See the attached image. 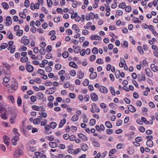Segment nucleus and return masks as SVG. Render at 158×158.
Returning <instances> with one entry per match:
<instances>
[{
	"label": "nucleus",
	"mask_w": 158,
	"mask_h": 158,
	"mask_svg": "<svg viewBox=\"0 0 158 158\" xmlns=\"http://www.w3.org/2000/svg\"><path fill=\"white\" fill-rule=\"evenodd\" d=\"M10 78L5 77L3 79V81L5 83H7L10 81Z\"/></svg>",
	"instance_id": "603ef678"
},
{
	"label": "nucleus",
	"mask_w": 158,
	"mask_h": 158,
	"mask_svg": "<svg viewBox=\"0 0 158 158\" xmlns=\"http://www.w3.org/2000/svg\"><path fill=\"white\" fill-rule=\"evenodd\" d=\"M92 53L95 54L98 53V48L96 47H94L92 49Z\"/></svg>",
	"instance_id": "473e14b6"
},
{
	"label": "nucleus",
	"mask_w": 158,
	"mask_h": 158,
	"mask_svg": "<svg viewBox=\"0 0 158 158\" xmlns=\"http://www.w3.org/2000/svg\"><path fill=\"white\" fill-rule=\"evenodd\" d=\"M19 15L22 19H25L26 17V15L24 12H20L19 13Z\"/></svg>",
	"instance_id": "7c9ffc66"
},
{
	"label": "nucleus",
	"mask_w": 158,
	"mask_h": 158,
	"mask_svg": "<svg viewBox=\"0 0 158 158\" xmlns=\"http://www.w3.org/2000/svg\"><path fill=\"white\" fill-rule=\"evenodd\" d=\"M23 33V31L22 30H19L17 31L16 35L19 36H21Z\"/></svg>",
	"instance_id": "cd10ccee"
},
{
	"label": "nucleus",
	"mask_w": 158,
	"mask_h": 158,
	"mask_svg": "<svg viewBox=\"0 0 158 158\" xmlns=\"http://www.w3.org/2000/svg\"><path fill=\"white\" fill-rule=\"evenodd\" d=\"M15 136H14L12 139L13 140H15L16 141H18L19 139V134L18 132H16L15 133Z\"/></svg>",
	"instance_id": "5701e85b"
},
{
	"label": "nucleus",
	"mask_w": 158,
	"mask_h": 158,
	"mask_svg": "<svg viewBox=\"0 0 158 158\" xmlns=\"http://www.w3.org/2000/svg\"><path fill=\"white\" fill-rule=\"evenodd\" d=\"M6 26H10L12 23V20L10 16H7L6 18Z\"/></svg>",
	"instance_id": "39448f33"
},
{
	"label": "nucleus",
	"mask_w": 158,
	"mask_h": 158,
	"mask_svg": "<svg viewBox=\"0 0 158 158\" xmlns=\"http://www.w3.org/2000/svg\"><path fill=\"white\" fill-rule=\"evenodd\" d=\"M49 126L52 128L54 129L56 128V124L55 122H52L50 123Z\"/></svg>",
	"instance_id": "bb28decb"
},
{
	"label": "nucleus",
	"mask_w": 158,
	"mask_h": 158,
	"mask_svg": "<svg viewBox=\"0 0 158 158\" xmlns=\"http://www.w3.org/2000/svg\"><path fill=\"white\" fill-rule=\"evenodd\" d=\"M45 49L44 48H42L39 50V52L40 53L41 55H44L45 54V52H44Z\"/></svg>",
	"instance_id": "0e129e2a"
},
{
	"label": "nucleus",
	"mask_w": 158,
	"mask_h": 158,
	"mask_svg": "<svg viewBox=\"0 0 158 158\" xmlns=\"http://www.w3.org/2000/svg\"><path fill=\"white\" fill-rule=\"evenodd\" d=\"M69 65L73 68L77 69L78 68V66L73 61H71L69 64Z\"/></svg>",
	"instance_id": "ddd939ff"
},
{
	"label": "nucleus",
	"mask_w": 158,
	"mask_h": 158,
	"mask_svg": "<svg viewBox=\"0 0 158 158\" xmlns=\"http://www.w3.org/2000/svg\"><path fill=\"white\" fill-rule=\"evenodd\" d=\"M145 73L149 77H152L153 74L150 69L149 68H147L145 69Z\"/></svg>",
	"instance_id": "0eeeda50"
},
{
	"label": "nucleus",
	"mask_w": 158,
	"mask_h": 158,
	"mask_svg": "<svg viewBox=\"0 0 158 158\" xmlns=\"http://www.w3.org/2000/svg\"><path fill=\"white\" fill-rule=\"evenodd\" d=\"M99 90L101 92L104 94L107 93L108 91L107 89L103 86H101L100 87Z\"/></svg>",
	"instance_id": "9d476101"
},
{
	"label": "nucleus",
	"mask_w": 158,
	"mask_h": 158,
	"mask_svg": "<svg viewBox=\"0 0 158 158\" xmlns=\"http://www.w3.org/2000/svg\"><path fill=\"white\" fill-rule=\"evenodd\" d=\"M91 99L94 102L98 101V97L97 95L94 93H92L91 94Z\"/></svg>",
	"instance_id": "423d86ee"
},
{
	"label": "nucleus",
	"mask_w": 158,
	"mask_h": 158,
	"mask_svg": "<svg viewBox=\"0 0 158 158\" xmlns=\"http://www.w3.org/2000/svg\"><path fill=\"white\" fill-rule=\"evenodd\" d=\"M105 126L108 128H111L112 127L111 123L109 121H106L105 123Z\"/></svg>",
	"instance_id": "393cba45"
},
{
	"label": "nucleus",
	"mask_w": 158,
	"mask_h": 158,
	"mask_svg": "<svg viewBox=\"0 0 158 158\" xmlns=\"http://www.w3.org/2000/svg\"><path fill=\"white\" fill-rule=\"evenodd\" d=\"M49 145L52 148H54L57 146V144L56 142H50L49 143Z\"/></svg>",
	"instance_id": "4be33fe9"
},
{
	"label": "nucleus",
	"mask_w": 158,
	"mask_h": 158,
	"mask_svg": "<svg viewBox=\"0 0 158 158\" xmlns=\"http://www.w3.org/2000/svg\"><path fill=\"white\" fill-rule=\"evenodd\" d=\"M38 73L39 74L41 75H44V74L45 72L44 70L41 69H39L38 70Z\"/></svg>",
	"instance_id": "864d4df0"
},
{
	"label": "nucleus",
	"mask_w": 158,
	"mask_h": 158,
	"mask_svg": "<svg viewBox=\"0 0 158 158\" xmlns=\"http://www.w3.org/2000/svg\"><path fill=\"white\" fill-rule=\"evenodd\" d=\"M137 49L141 54H143L144 52L142 47L141 46H138L137 47Z\"/></svg>",
	"instance_id": "c9c22d12"
},
{
	"label": "nucleus",
	"mask_w": 158,
	"mask_h": 158,
	"mask_svg": "<svg viewBox=\"0 0 158 158\" xmlns=\"http://www.w3.org/2000/svg\"><path fill=\"white\" fill-rule=\"evenodd\" d=\"M146 145L149 147H152L153 145V142L151 140H148L146 142Z\"/></svg>",
	"instance_id": "412c9836"
},
{
	"label": "nucleus",
	"mask_w": 158,
	"mask_h": 158,
	"mask_svg": "<svg viewBox=\"0 0 158 158\" xmlns=\"http://www.w3.org/2000/svg\"><path fill=\"white\" fill-rule=\"evenodd\" d=\"M89 83V81L87 79H85L83 82V85L85 86H87Z\"/></svg>",
	"instance_id": "58836bf2"
},
{
	"label": "nucleus",
	"mask_w": 158,
	"mask_h": 158,
	"mask_svg": "<svg viewBox=\"0 0 158 158\" xmlns=\"http://www.w3.org/2000/svg\"><path fill=\"white\" fill-rule=\"evenodd\" d=\"M45 70L46 72L49 73L52 71V68L51 67L48 66L45 67Z\"/></svg>",
	"instance_id": "c03bdc74"
},
{
	"label": "nucleus",
	"mask_w": 158,
	"mask_h": 158,
	"mask_svg": "<svg viewBox=\"0 0 158 158\" xmlns=\"http://www.w3.org/2000/svg\"><path fill=\"white\" fill-rule=\"evenodd\" d=\"M18 83L16 81H14L10 86L9 87L8 89L9 92L10 93L13 92L18 89Z\"/></svg>",
	"instance_id": "f257e3e1"
},
{
	"label": "nucleus",
	"mask_w": 158,
	"mask_h": 158,
	"mask_svg": "<svg viewBox=\"0 0 158 158\" xmlns=\"http://www.w3.org/2000/svg\"><path fill=\"white\" fill-rule=\"evenodd\" d=\"M1 5L6 10L9 8V5L6 2H2Z\"/></svg>",
	"instance_id": "aec40b11"
},
{
	"label": "nucleus",
	"mask_w": 158,
	"mask_h": 158,
	"mask_svg": "<svg viewBox=\"0 0 158 158\" xmlns=\"http://www.w3.org/2000/svg\"><path fill=\"white\" fill-rule=\"evenodd\" d=\"M78 136L84 141H87L88 139V138L84 134L81 133H79L78 134Z\"/></svg>",
	"instance_id": "1a4fd4ad"
},
{
	"label": "nucleus",
	"mask_w": 158,
	"mask_h": 158,
	"mask_svg": "<svg viewBox=\"0 0 158 158\" xmlns=\"http://www.w3.org/2000/svg\"><path fill=\"white\" fill-rule=\"evenodd\" d=\"M125 10L126 12H131V7L129 6H126Z\"/></svg>",
	"instance_id": "4d7b16f0"
},
{
	"label": "nucleus",
	"mask_w": 158,
	"mask_h": 158,
	"mask_svg": "<svg viewBox=\"0 0 158 158\" xmlns=\"http://www.w3.org/2000/svg\"><path fill=\"white\" fill-rule=\"evenodd\" d=\"M116 152V149H112L110 151L109 153V156H111L113 154H114Z\"/></svg>",
	"instance_id": "2f4dec72"
},
{
	"label": "nucleus",
	"mask_w": 158,
	"mask_h": 158,
	"mask_svg": "<svg viewBox=\"0 0 158 158\" xmlns=\"http://www.w3.org/2000/svg\"><path fill=\"white\" fill-rule=\"evenodd\" d=\"M116 13L118 15L121 16L123 14V11L121 10H117Z\"/></svg>",
	"instance_id": "bf43d9fd"
},
{
	"label": "nucleus",
	"mask_w": 158,
	"mask_h": 158,
	"mask_svg": "<svg viewBox=\"0 0 158 158\" xmlns=\"http://www.w3.org/2000/svg\"><path fill=\"white\" fill-rule=\"evenodd\" d=\"M82 149L84 151H87L88 149V145L85 144H82L81 146Z\"/></svg>",
	"instance_id": "f3484780"
},
{
	"label": "nucleus",
	"mask_w": 158,
	"mask_h": 158,
	"mask_svg": "<svg viewBox=\"0 0 158 158\" xmlns=\"http://www.w3.org/2000/svg\"><path fill=\"white\" fill-rule=\"evenodd\" d=\"M96 57V56L95 55H91L90 57V60L91 62L94 61Z\"/></svg>",
	"instance_id": "338daca9"
},
{
	"label": "nucleus",
	"mask_w": 158,
	"mask_h": 158,
	"mask_svg": "<svg viewBox=\"0 0 158 158\" xmlns=\"http://www.w3.org/2000/svg\"><path fill=\"white\" fill-rule=\"evenodd\" d=\"M28 60V58L27 57L25 56L22 57L20 59V61L22 62H26Z\"/></svg>",
	"instance_id": "f704fd0d"
},
{
	"label": "nucleus",
	"mask_w": 158,
	"mask_h": 158,
	"mask_svg": "<svg viewBox=\"0 0 158 158\" xmlns=\"http://www.w3.org/2000/svg\"><path fill=\"white\" fill-rule=\"evenodd\" d=\"M84 75V73L83 72H82L81 71H80L78 74V77L79 79H81L83 77Z\"/></svg>",
	"instance_id": "c756f323"
},
{
	"label": "nucleus",
	"mask_w": 158,
	"mask_h": 158,
	"mask_svg": "<svg viewBox=\"0 0 158 158\" xmlns=\"http://www.w3.org/2000/svg\"><path fill=\"white\" fill-rule=\"evenodd\" d=\"M96 62L97 63L99 64H103L104 63L102 60L101 58L98 59L97 60Z\"/></svg>",
	"instance_id": "e2e57ef3"
},
{
	"label": "nucleus",
	"mask_w": 158,
	"mask_h": 158,
	"mask_svg": "<svg viewBox=\"0 0 158 158\" xmlns=\"http://www.w3.org/2000/svg\"><path fill=\"white\" fill-rule=\"evenodd\" d=\"M77 127L75 126H72L70 128V130L71 131L73 132H74L76 131H77Z\"/></svg>",
	"instance_id": "37998d69"
},
{
	"label": "nucleus",
	"mask_w": 158,
	"mask_h": 158,
	"mask_svg": "<svg viewBox=\"0 0 158 158\" xmlns=\"http://www.w3.org/2000/svg\"><path fill=\"white\" fill-rule=\"evenodd\" d=\"M89 95L86 94L84 98V100L85 102H87L89 101Z\"/></svg>",
	"instance_id": "774afa93"
},
{
	"label": "nucleus",
	"mask_w": 158,
	"mask_h": 158,
	"mask_svg": "<svg viewBox=\"0 0 158 158\" xmlns=\"http://www.w3.org/2000/svg\"><path fill=\"white\" fill-rule=\"evenodd\" d=\"M3 139L6 145H8L9 144L10 139L8 136L4 135L3 137Z\"/></svg>",
	"instance_id": "9b49d317"
},
{
	"label": "nucleus",
	"mask_w": 158,
	"mask_h": 158,
	"mask_svg": "<svg viewBox=\"0 0 158 158\" xmlns=\"http://www.w3.org/2000/svg\"><path fill=\"white\" fill-rule=\"evenodd\" d=\"M80 47L78 46L76 47L74 50L75 52L76 53H78L80 51Z\"/></svg>",
	"instance_id": "680f3d73"
},
{
	"label": "nucleus",
	"mask_w": 158,
	"mask_h": 158,
	"mask_svg": "<svg viewBox=\"0 0 158 158\" xmlns=\"http://www.w3.org/2000/svg\"><path fill=\"white\" fill-rule=\"evenodd\" d=\"M110 89L111 94L113 95H114L115 94V92L114 87L112 86H110Z\"/></svg>",
	"instance_id": "e433bc0d"
},
{
	"label": "nucleus",
	"mask_w": 158,
	"mask_h": 158,
	"mask_svg": "<svg viewBox=\"0 0 158 158\" xmlns=\"http://www.w3.org/2000/svg\"><path fill=\"white\" fill-rule=\"evenodd\" d=\"M33 123L35 124H38L40 123V121L39 119L36 118L33 120Z\"/></svg>",
	"instance_id": "13d9d810"
},
{
	"label": "nucleus",
	"mask_w": 158,
	"mask_h": 158,
	"mask_svg": "<svg viewBox=\"0 0 158 158\" xmlns=\"http://www.w3.org/2000/svg\"><path fill=\"white\" fill-rule=\"evenodd\" d=\"M2 64L4 67H6V68L7 71L6 72L4 70L2 71V72L6 75H9L10 73V65L9 64L6 63H3Z\"/></svg>",
	"instance_id": "7ed1b4c3"
},
{
	"label": "nucleus",
	"mask_w": 158,
	"mask_h": 158,
	"mask_svg": "<svg viewBox=\"0 0 158 158\" xmlns=\"http://www.w3.org/2000/svg\"><path fill=\"white\" fill-rule=\"evenodd\" d=\"M72 28L73 29L75 30V32L76 33H78L80 31V29L78 28L77 25L76 24L73 25L72 26Z\"/></svg>",
	"instance_id": "a211bd4d"
},
{
	"label": "nucleus",
	"mask_w": 158,
	"mask_h": 158,
	"mask_svg": "<svg viewBox=\"0 0 158 158\" xmlns=\"http://www.w3.org/2000/svg\"><path fill=\"white\" fill-rule=\"evenodd\" d=\"M70 74L72 76H74L76 75V72L74 70H72L70 71Z\"/></svg>",
	"instance_id": "69168bd1"
},
{
	"label": "nucleus",
	"mask_w": 158,
	"mask_h": 158,
	"mask_svg": "<svg viewBox=\"0 0 158 158\" xmlns=\"http://www.w3.org/2000/svg\"><path fill=\"white\" fill-rule=\"evenodd\" d=\"M37 97L39 98V99H40L44 98L43 94L41 92H39L37 93Z\"/></svg>",
	"instance_id": "49530a36"
},
{
	"label": "nucleus",
	"mask_w": 158,
	"mask_h": 158,
	"mask_svg": "<svg viewBox=\"0 0 158 158\" xmlns=\"http://www.w3.org/2000/svg\"><path fill=\"white\" fill-rule=\"evenodd\" d=\"M96 123V121L95 119H91L89 122V124L90 125L93 126Z\"/></svg>",
	"instance_id": "09e8293b"
},
{
	"label": "nucleus",
	"mask_w": 158,
	"mask_h": 158,
	"mask_svg": "<svg viewBox=\"0 0 158 158\" xmlns=\"http://www.w3.org/2000/svg\"><path fill=\"white\" fill-rule=\"evenodd\" d=\"M17 103L19 106H20L22 104V99L20 97H19L18 98Z\"/></svg>",
	"instance_id": "79ce46f5"
},
{
	"label": "nucleus",
	"mask_w": 158,
	"mask_h": 158,
	"mask_svg": "<svg viewBox=\"0 0 158 158\" xmlns=\"http://www.w3.org/2000/svg\"><path fill=\"white\" fill-rule=\"evenodd\" d=\"M47 4L48 7H51L52 5V3L51 0H47Z\"/></svg>",
	"instance_id": "de8ad7c7"
},
{
	"label": "nucleus",
	"mask_w": 158,
	"mask_h": 158,
	"mask_svg": "<svg viewBox=\"0 0 158 158\" xmlns=\"http://www.w3.org/2000/svg\"><path fill=\"white\" fill-rule=\"evenodd\" d=\"M9 34L8 36V37L9 39L12 40L14 38V37L13 34L10 31H9L7 33V35Z\"/></svg>",
	"instance_id": "a878e982"
},
{
	"label": "nucleus",
	"mask_w": 158,
	"mask_h": 158,
	"mask_svg": "<svg viewBox=\"0 0 158 158\" xmlns=\"http://www.w3.org/2000/svg\"><path fill=\"white\" fill-rule=\"evenodd\" d=\"M22 150L20 149H16L14 153V158H18L20 155H22Z\"/></svg>",
	"instance_id": "20e7f679"
},
{
	"label": "nucleus",
	"mask_w": 158,
	"mask_h": 158,
	"mask_svg": "<svg viewBox=\"0 0 158 158\" xmlns=\"http://www.w3.org/2000/svg\"><path fill=\"white\" fill-rule=\"evenodd\" d=\"M24 6L27 8L29 6V0H25L24 2Z\"/></svg>",
	"instance_id": "5fc2aeb1"
},
{
	"label": "nucleus",
	"mask_w": 158,
	"mask_h": 158,
	"mask_svg": "<svg viewBox=\"0 0 158 158\" xmlns=\"http://www.w3.org/2000/svg\"><path fill=\"white\" fill-rule=\"evenodd\" d=\"M92 143L93 146L95 147H99L100 146V143L97 141H93Z\"/></svg>",
	"instance_id": "6ab92c4d"
},
{
	"label": "nucleus",
	"mask_w": 158,
	"mask_h": 158,
	"mask_svg": "<svg viewBox=\"0 0 158 158\" xmlns=\"http://www.w3.org/2000/svg\"><path fill=\"white\" fill-rule=\"evenodd\" d=\"M75 19L77 22H79L80 20V17L78 15L77 13L76 12H75Z\"/></svg>",
	"instance_id": "a18cd8bd"
},
{
	"label": "nucleus",
	"mask_w": 158,
	"mask_h": 158,
	"mask_svg": "<svg viewBox=\"0 0 158 158\" xmlns=\"http://www.w3.org/2000/svg\"><path fill=\"white\" fill-rule=\"evenodd\" d=\"M16 49V46L15 45H13L12 46V47H11V49L10 50V53L11 54L13 53Z\"/></svg>",
	"instance_id": "6e6d98bb"
},
{
	"label": "nucleus",
	"mask_w": 158,
	"mask_h": 158,
	"mask_svg": "<svg viewBox=\"0 0 158 158\" xmlns=\"http://www.w3.org/2000/svg\"><path fill=\"white\" fill-rule=\"evenodd\" d=\"M91 40H101V37L98 35H93L91 37Z\"/></svg>",
	"instance_id": "2eb2a0df"
},
{
	"label": "nucleus",
	"mask_w": 158,
	"mask_h": 158,
	"mask_svg": "<svg viewBox=\"0 0 158 158\" xmlns=\"http://www.w3.org/2000/svg\"><path fill=\"white\" fill-rule=\"evenodd\" d=\"M69 56V53L67 51H64L62 54L63 57L64 58H67Z\"/></svg>",
	"instance_id": "4c0bfd02"
},
{
	"label": "nucleus",
	"mask_w": 158,
	"mask_h": 158,
	"mask_svg": "<svg viewBox=\"0 0 158 158\" xmlns=\"http://www.w3.org/2000/svg\"><path fill=\"white\" fill-rule=\"evenodd\" d=\"M26 67L27 71L29 72H32L33 71L34 67L30 64H27Z\"/></svg>",
	"instance_id": "6e6552de"
},
{
	"label": "nucleus",
	"mask_w": 158,
	"mask_h": 158,
	"mask_svg": "<svg viewBox=\"0 0 158 158\" xmlns=\"http://www.w3.org/2000/svg\"><path fill=\"white\" fill-rule=\"evenodd\" d=\"M119 6L120 8L124 9L126 7V6L125 2H122L119 4Z\"/></svg>",
	"instance_id": "72a5a7b5"
},
{
	"label": "nucleus",
	"mask_w": 158,
	"mask_h": 158,
	"mask_svg": "<svg viewBox=\"0 0 158 158\" xmlns=\"http://www.w3.org/2000/svg\"><path fill=\"white\" fill-rule=\"evenodd\" d=\"M120 73V71L117 70L115 72V76L118 79L119 77V75Z\"/></svg>",
	"instance_id": "052dcab7"
},
{
	"label": "nucleus",
	"mask_w": 158,
	"mask_h": 158,
	"mask_svg": "<svg viewBox=\"0 0 158 158\" xmlns=\"http://www.w3.org/2000/svg\"><path fill=\"white\" fill-rule=\"evenodd\" d=\"M55 68L57 70H60L61 67V66L60 64H55Z\"/></svg>",
	"instance_id": "3c124183"
},
{
	"label": "nucleus",
	"mask_w": 158,
	"mask_h": 158,
	"mask_svg": "<svg viewBox=\"0 0 158 158\" xmlns=\"http://www.w3.org/2000/svg\"><path fill=\"white\" fill-rule=\"evenodd\" d=\"M156 67L155 65V64H151L150 67L151 69L154 72H156Z\"/></svg>",
	"instance_id": "a19ab883"
},
{
	"label": "nucleus",
	"mask_w": 158,
	"mask_h": 158,
	"mask_svg": "<svg viewBox=\"0 0 158 158\" xmlns=\"http://www.w3.org/2000/svg\"><path fill=\"white\" fill-rule=\"evenodd\" d=\"M97 76V74L96 72H92L90 75L89 78L91 79H95Z\"/></svg>",
	"instance_id": "f8f14e48"
},
{
	"label": "nucleus",
	"mask_w": 158,
	"mask_h": 158,
	"mask_svg": "<svg viewBox=\"0 0 158 158\" xmlns=\"http://www.w3.org/2000/svg\"><path fill=\"white\" fill-rule=\"evenodd\" d=\"M66 122V120L65 119H63L61 120L59 123V128H60L62 127L64 124Z\"/></svg>",
	"instance_id": "4468645a"
},
{
	"label": "nucleus",
	"mask_w": 158,
	"mask_h": 158,
	"mask_svg": "<svg viewBox=\"0 0 158 158\" xmlns=\"http://www.w3.org/2000/svg\"><path fill=\"white\" fill-rule=\"evenodd\" d=\"M91 25L92 23L90 22H89L87 23L86 26L84 27V28L88 29L91 26Z\"/></svg>",
	"instance_id": "8fccbe9b"
},
{
	"label": "nucleus",
	"mask_w": 158,
	"mask_h": 158,
	"mask_svg": "<svg viewBox=\"0 0 158 158\" xmlns=\"http://www.w3.org/2000/svg\"><path fill=\"white\" fill-rule=\"evenodd\" d=\"M8 46L7 44L6 43H3L0 46V51H2V49H5Z\"/></svg>",
	"instance_id": "dca6fc26"
},
{
	"label": "nucleus",
	"mask_w": 158,
	"mask_h": 158,
	"mask_svg": "<svg viewBox=\"0 0 158 158\" xmlns=\"http://www.w3.org/2000/svg\"><path fill=\"white\" fill-rule=\"evenodd\" d=\"M78 119V115H73L71 118V120L73 122L77 121Z\"/></svg>",
	"instance_id": "b1692460"
},
{
	"label": "nucleus",
	"mask_w": 158,
	"mask_h": 158,
	"mask_svg": "<svg viewBox=\"0 0 158 158\" xmlns=\"http://www.w3.org/2000/svg\"><path fill=\"white\" fill-rule=\"evenodd\" d=\"M45 138L48 140L50 141H53L54 140V137L52 135L46 136Z\"/></svg>",
	"instance_id": "c85d7f7f"
},
{
	"label": "nucleus",
	"mask_w": 158,
	"mask_h": 158,
	"mask_svg": "<svg viewBox=\"0 0 158 158\" xmlns=\"http://www.w3.org/2000/svg\"><path fill=\"white\" fill-rule=\"evenodd\" d=\"M6 112H7V111H5L4 112V113H2L1 115V117L3 119H6L7 118V117H6V115L7 114V113H6Z\"/></svg>",
	"instance_id": "ea45409f"
},
{
	"label": "nucleus",
	"mask_w": 158,
	"mask_h": 158,
	"mask_svg": "<svg viewBox=\"0 0 158 158\" xmlns=\"http://www.w3.org/2000/svg\"><path fill=\"white\" fill-rule=\"evenodd\" d=\"M21 42L23 44L25 45H27L30 43V40L27 39V37L26 36H23L21 38Z\"/></svg>",
	"instance_id": "f03ea898"
}]
</instances>
